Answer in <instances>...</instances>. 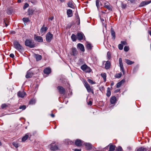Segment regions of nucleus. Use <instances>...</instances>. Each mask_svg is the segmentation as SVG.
I'll use <instances>...</instances> for the list:
<instances>
[{"label": "nucleus", "instance_id": "obj_1", "mask_svg": "<svg viewBox=\"0 0 151 151\" xmlns=\"http://www.w3.org/2000/svg\"><path fill=\"white\" fill-rule=\"evenodd\" d=\"M13 45L14 48L18 51L20 52L24 50V48L17 41H14L13 42Z\"/></svg>", "mask_w": 151, "mask_h": 151}, {"label": "nucleus", "instance_id": "obj_2", "mask_svg": "<svg viewBox=\"0 0 151 151\" xmlns=\"http://www.w3.org/2000/svg\"><path fill=\"white\" fill-rule=\"evenodd\" d=\"M25 45L30 48H34L36 47L35 42L30 39H27L25 42Z\"/></svg>", "mask_w": 151, "mask_h": 151}, {"label": "nucleus", "instance_id": "obj_3", "mask_svg": "<svg viewBox=\"0 0 151 151\" xmlns=\"http://www.w3.org/2000/svg\"><path fill=\"white\" fill-rule=\"evenodd\" d=\"M83 84L84 86L86 88L87 91L88 93L91 92L92 94H94L93 90L92 89L89 84L86 81H83Z\"/></svg>", "mask_w": 151, "mask_h": 151}, {"label": "nucleus", "instance_id": "obj_4", "mask_svg": "<svg viewBox=\"0 0 151 151\" xmlns=\"http://www.w3.org/2000/svg\"><path fill=\"white\" fill-rule=\"evenodd\" d=\"M109 147V151H114L116 147V146L115 145H113L112 143H110L107 146L104 148V149H106L108 148Z\"/></svg>", "mask_w": 151, "mask_h": 151}, {"label": "nucleus", "instance_id": "obj_5", "mask_svg": "<svg viewBox=\"0 0 151 151\" xmlns=\"http://www.w3.org/2000/svg\"><path fill=\"white\" fill-rule=\"evenodd\" d=\"M57 88L60 94L63 95L65 94V90L63 87L59 86L57 87Z\"/></svg>", "mask_w": 151, "mask_h": 151}, {"label": "nucleus", "instance_id": "obj_6", "mask_svg": "<svg viewBox=\"0 0 151 151\" xmlns=\"http://www.w3.org/2000/svg\"><path fill=\"white\" fill-rule=\"evenodd\" d=\"M53 37V35L50 32L48 33L46 35V41L48 42H50L52 40Z\"/></svg>", "mask_w": 151, "mask_h": 151}, {"label": "nucleus", "instance_id": "obj_7", "mask_svg": "<svg viewBox=\"0 0 151 151\" xmlns=\"http://www.w3.org/2000/svg\"><path fill=\"white\" fill-rule=\"evenodd\" d=\"M119 64L121 70L122 71L123 74L124 75L125 73V71H124L123 64L122 63V60L121 58H120L119 59Z\"/></svg>", "mask_w": 151, "mask_h": 151}, {"label": "nucleus", "instance_id": "obj_8", "mask_svg": "<svg viewBox=\"0 0 151 151\" xmlns=\"http://www.w3.org/2000/svg\"><path fill=\"white\" fill-rule=\"evenodd\" d=\"M76 35L78 40H83V37H85L83 33L82 32L78 33Z\"/></svg>", "mask_w": 151, "mask_h": 151}, {"label": "nucleus", "instance_id": "obj_9", "mask_svg": "<svg viewBox=\"0 0 151 151\" xmlns=\"http://www.w3.org/2000/svg\"><path fill=\"white\" fill-rule=\"evenodd\" d=\"M34 38L35 40L39 42H42L43 41L42 38L40 36H37L35 35L34 36Z\"/></svg>", "mask_w": 151, "mask_h": 151}, {"label": "nucleus", "instance_id": "obj_10", "mask_svg": "<svg viewBox=\"0 0 151 151\" xmlns=\"http://www.w3.org/2000/svg\"><path fill=\"white\" fill-rule=\"evenodd\" d=\"M77 48L79 49L81 51L83 52H84V47L82 44L81 43H78L77 45Z\"/></svg>", "mask_w": 151, "mask_h": 151}, {"label": "nucleus", "instance_id": "obj_11", "mask_svg": "<svg viewBox=\"0 0 151 151\" xmlns=\"http://www.w3.org/2000/svg\"><path fill=\"white\" fill-rule=\"evenodd\" d=\"M72 54L71 55L74 56H76L78 54V52L77 49L75 47H73L71 48Z\"/></svg>", "mask_w": 151, "mask_h": 151}, {"label": "nucleus", "instance_id": "obj_12", "mask_svg": "<svg viewBox=\"0 0 151 151\" xmlns=\"http://www.w3.org/2000/svg\"><path fill=\"white\" fill-rule=\"evenodd\" d=\"M50 149L52 150H58V147L55 144H51L50 145Z\"/></svg>", "mask_w": 151, "mask_h": 151}, {"label": "nucleus", "instance_id": "obj_13", "mask_svg": "<svg viewBox=\"0 0 151 151\" xmlns=\"http://www.w3.org/2000/svg\"><path fill=\"white\" fill-rule=\"evenodd\" d=\"M151 2V1H142L140 4V5L139 6V7H143L144 6L146 5H147Z\"/></svg>", "mask_w": 151, "mask_h": 151}, {"label": "nucleus", "instance_id": "obj_14", "mask_svg": "<svg viewBox=\"0 0 151 151\" xmlns=\"http://www.w3.org/2000/svg\"><path fill=\"white\" fill-rule=\"evenodd\" d=\"M34 75L33 72L30 71V70H28L27 72V73L25 76L26 78H29L31 77Z\"/></svg>", "mask_w": 151, "mask_h": 151}, {"label": "nucleus", "instance_id": "obj_15", "mask_svg": "<svg viewBox=\"0 0 151 151\" xmlns=\"http://www.w3.org/2000/svg\"><path fill=\"white\" fill-rule=\"evenodd\" d=\"M85 145L88 150H91L93 147L92 145L89 143H85Z\"/></svg>", "mask_w": 151, "mask_h": 151}, {"label": "nucleus", "instance_id": "obj_16", "mask_svg": "<svg viewBox=\"0 0 151 151\" xmlns=\"http://www.w3.org/2000/svg\"><path fill=\"white\" fill-rule=\"evenodd\" d=\"M82 142L79 139H77L75 142V144L78 147H81L82 146Z\"/></svg>", "mask_w": 151, "mask_h": 151}, {"label": "nucleus", "instance_id": "obj_17", "mask_svg": "<svg viewBox=\"0 0 151 151\" xmlns=\"http://www.w3.org/2000/svg\"><path fill=\"white\" fill-rule=\"evenodd\" d=\"M43 72L45 74H49L51 72V69L49 68H46L44 69Z\"/></svg>", "mask_w": 151, "mask_h": 151}, {"label": "nucleus", "instance_id": "obj_18", "mask_svg": "<svg viewBox=\"0 0 151 151\" xmlns=\"http://www.w3.org/2000/svg\"><path fill=\"white\" fill-rule=\"evenodd\" d=\"M45 24H43L42 27L41 28L40 30V32L41 33L43 32H45L48 29V28L47 27H45Z\"/></svg>", "mask_w": 151, "mask_h": 151}, {"label": "nucleus", "instance_id": "obj_19", "mask_svg": "<svg viewBox=\"0 0 151 151\" xmlns=\"http://www.w3.org/2000/svg\"><path fill=\"white\" fill-rule=\"evenodd\" d=\"M116 101V97L115 96H112L110 99V102L111 104H115Z\"/></svg>", "mask_w": 151, "mask_h": 151}, {"label": "nucleus", "instance_id": "obj_20", "mask_svg": "<svg viewBox=\"0 0 151 151\" xmlns=\"http://www.w3.org/2000/svg\"><path fill=\"white\" fill-rule=\"evenodd\" d=\"M67 14L68 17H71L73 16L72 11L70 9H68L67 10Z\"/></svg>", "mask_w": 151, "mask_h": 151}, {"label": "nucleus", "instance_id": "obj_21", "mask_svg": "<svg viewBox=\"0 0 151 151\" xmlns=\"http://www.w3.org/2000/svg\"><path fill=\"white\" fill-rule=\"evenodd\" d=\"M25 94V93L24 91H19L17 93L18 96L21 98L24 97Z\"/></svg>", "mask_w": 151, "mask_h": 151}, {"label": "nucleus", "instance_id": "obj_22", "mask_svg": "<svg viewBox=\"0 0 151 151\" xmlns=\"http://www.w3.org/2000/svg\"><path fill=\"white\" fill-rule=\"evenodd\" d=\"M106 3H105L104 4V7L106 8L108 10L110 11H112V6L110 5L109 4L106 5Z\"/></svg>", "mask_w": 151, "mask_h": 151}, {"label": "nucleus", "instance_id": "obj_23", "mask_svg": "<svg viewBox=\"0 0 151 151\" xmlns=\"http://www.w3.org/2000/svg\"><path fill=\"white\" fill-rule=\"evenodd\" d=\"M111 36H112V39L113 40H115L116 38L115 33L113 28H111Z\"/></svg>", "mask_w": 151, "mask_h": 151}, {"label": "nucleus", "instance_id": "obj_24", "mask_svg": "<svg viewBox=\"0 0 151 151\" xmlns=\"http://www.w3.org/2000/svg\"><path fill=\"white\" fill-rule=\"evenodd\" d=\"M125 81V80L124 79H123L120 81L116 85V87L118 88L120 87L121 86L122 83H124Z\"/></svg>", "mask_w": 151, "mask_h": 151}, {"label": "nucleus", "instance_id": "obj_25", "mask_svg": "<svg viewBox=\"0 0 151 151\" xmlns=\"http://www.w3.org/2000/svg\"><path fill=\"white\" fill-rule=\"evenodd\" d=\"M111 65V63L110 61H107L105 64V68L106 69H108L110 68Z\"/></svg>", "mask_w": 151, "mask_h": 151}, {"label": "nucleus", "instance_id": "obj_26", "mask_svg": "<svg viewBox=\"0 0 151 151\" xmlns=\"http://www.w3.org/2000/svg\"><path fill=\"white\" fill-rule=\"evenodd\" d=\"M135 151H147V149L146 148L141 147L138 148H137L136 150Z\"/></svg>", "mask_w": 151, "mask_h": 151}, {"label": "nucleus", "instance_id": "obj_27", "mask_svg": "<svg viewBox=\"0 0 151 151\" xmlns=\"http://www.w3.org/2000/svg\"><path fill=\"white\" fill-rule=\"evenodd\" d=\"M68 6L72 9H74L75 8V6L72 3L71 1H69L67 4Z\"/></svg>", "mask_w": 151, "mask_h": 151}, {"label": "nucleus", "instance_id": "obj_28", "mask_svg": "<svg viewBox=\"0 0 151 151\" xmlns=\"http://www.w3.org/2000/svg\"><path fill=\"white\" fill-rule=\"evenodd\" d=\"M125 62L129 65H131L134 63V62L132 61L127 59H125Z\"/></svg>", "mask_w": 151, "mask_h": 151}, {"label": "nucleus", "instance_id": "obj_29", "mask_svg": "<svg viewBox=\"0 0 151 151\" xmlns=\"http://www.w3.org/2000/svg\"><path fill=\"white\" fill-rule=\"evenodd\" d=\"M35 57L37 61L40 60L42 59V56L40 55L35 54Z\"/></svg>", "mask_w": 151, "mask_h": 151}, {"label": "nucleus", "instance_id": "obj_30", "mask_svg": "<svg viewBox=\"0 0 151 151\" xmlns=\"http://www.w3.org/2000/svg\"><path fill=\"white\" fill-rule=\"evenodd\" d=\"M71 38L73 41L75 42L76 41V35L75 34H72L71 37Z\"/></svg>", "mask_w": 151, "mask_h": 151}, {"label": "nucleus", "instance_id": "obj_31", "mask_svg": "<svg viewBox=\"0 0 151 151\" xmlns=\"http://www.w3.org/2000/svg\"><path fill=\"white\" fill-rule=\"evenodd\" d=\"M93 46L90 43L87 44L86 45V47L87 49L88 50H91L92 49Z\"/></svg>", "mask_w": 151, "mask_h": 151}, {"label": "nucleus", "instance_id": "obj_32", "mask_svg": "<svg viewBox=\"0 0 151 151\" xmlns=\"http://www.w3.org/2000/svg\"><path fill=\"white\" fill-rule=\"evenodd\" d=\"M102 77L103 78L104 82H106V75L105 73H102L101 74Z\"/></svg>", "mask_w": 151, "mask_h": 151}, {"label": "nucleus", "instance_id": "obj_33", "mask_svg": "<svg viewBox=\"0 0 151 151\" xmlns=\"http://www.w3.org/2000/svg\"><path fill=\"white\" fill-rule=\"evenodd\" d=\"M88 67L86 65L84 64L81 66V68L84 71Z\"/></svg>", "mask_w": 151, "mask_h": 151}, {"label": "nucleus", "instance_id": "obj_34", "mask_svg": "<svg viewBox=\"0 0 151 151\" xmlns=\"http://www.w3.org/2000/svg\"><path fill=\"white\" fill-rule=\"evenodd\" d=\"M29 137V136L27 135H25L22 138V141L24 142H25L26 140H27Z\"/></svg>", "mask_w": 151, "mask_h": 151}, {"label": "nucleus", "instance_id": "obj_35", "mask_svg": "<svg viewBox=\"0 0 151 151\" xmlns=\"http://www.w3.org/2000/svg\"><path fill=\"white\" fill-rule=\"evenodd\" d=\"M36 102V100L35 99H32L30 100L29 102V104L31 105H33L35 104Z\"/></svg>", "mask_w": 151, "mask_h": 151}, {"label": "nucleus", "instance_id": "obj_36", "mask_svg": "<svg viewBox=\"0 0 151 151\" xmlns=\"http://www.w3.org/2000/svg\"><path fill=\"white\" fill-rule=\"evenodd\" d=\"M28 12L29 15H32L33 14L34 10L32 9H28Z\"/></svg>", "mask_w": 151, "mask_h": 151}, {"label": "nucleus", "instance_id": "obj_37", "mask_svg": "<svg viewBox=\"0 0 151 151\" xmlns=\"http://www.w3.org/2000/svg\"><path fill=\"white\" fill-rule=\"evenodd\" d=\"M111 92L110 91V88L109 87H108L107 91L106 96L108 97H109L111 95Z\"/></svg>", "mask_w": 151, "mask_h": 151}, {"label": "nucleus", "instance_id": "obj_38", "mask_svg": "<svg viewBox=\"0 0 151 151\" xmlns=\"http://www.w3.org/2000/svg\"><path fill=\"white\" fill-rule=\"evenodd\" d=\"M122 75V73L120 72L116 74L115 75V77L116 78H119L121 77Z\"/></svg>", "mask_w": 151, "mask_h": 151}, {"label": "nucleus", "instance_id": "obj_39", "mask_svg": "<svg viewBox=\"0 0 151 151\" xmlns=\"http://www.w3.org/2000/svg\"><path fill=\"white\" fill-rule=\"evenodd\" d=\"M8 22V19L7 18H4V23L6 27H7L8 24H7V22Z\"/></svg>", "mask_w": 151, "mask_h": 151}, {"label": "nucleus", "instance_id": "obj_40", "mask_svg": "<svg viewBox=\"0 0 151 151\" xmlns=\"http://www.w3.org/2000/svg\"><path fill=\"white\" fill-rule=\"evenodd\" d=\"M91 70L90 68L88 66L84 71L86 73H90Z\"/></svg>", "mask_w": 151, "mask_h": 151}, {"label": "nucleus", "instance_id": "obj_41", "mask_svg": "<svg viewBox=\"0 0 151 151\" xmlns=\"http://www.w3.org/2000/svg\"><path fill=\"white\" fill-rule=\"evenodd\" d=\"M12 145L14 146V147L16 148L18 147L19 145L16 142H14L12 143Z\"/></svg>", "mask_w": 151, "mask_h": 151}, {"label": "nucleus", "instance_id": "obj_42", "mask_svg": "<svg viewBox=\"0 0 151 151\" xmlns=\"http://www.w3.org/2000/svg\"><path fill=\"white\" fill-rule=\"evenodd\" d=\"M99 0H96V5L97 7V8L98 9L99 7Z\"/></svg>", "mask_w": 151, "mask_h": 151}, {"label": "nucleus", "instance_id": "obj_43", "mask_svg": "<svg viewBox=\"0 0 151 151\" xmlns=\"http://www.w3.org/2000/svg\"><path fill=\"white\" fill-rule=\"evenodd\" d=\"M87 81L88 82H89L90 83L93 84L95 83L93 82L92 80L90 79H88L87 80Z\"/></svg>", "mask_w": 151, "mask_h": 151}, {"label": "nucleus", "instance_id": "obj_44", "mask_svg": "<svg viewBox=\"0 0 151 151\" xmlns=\"http://www.w3.org/2000/svg\"><path fill=\"white\" fill-rule=\"evenodd\" d=\"M122 148L121 146H119L116 149V151H122Z\"/></svg>", "mask_w": 151, "mask_h": 151}, {"label": "nucleus", "instance_id": "obj_45", "mask_svg": "<svg viewBox=\"0 0 151 151\" xmlns=\"http://www.w3.org/2000/svg\"><path fill=\"white\" fill-rule=\"evenodd\" d=\"M26 108V106L25 105L20 106L19 107V109H22V110H24Z\"/></svg>", "mask_w": 151, "mask_h": 151}, {"label": "nucleus", "instance_id": "obj_46", "mask_svg": "<svg viewBox=\"0 0 151 151\" xmlns=\"http://www.w3.org/2000/svg\"><path fill=\"white\" fill-rule=\"evenodd\" d=\"M123 47V45L122 44H119L118 45V48L120 50H122Z\"/></svg>", "mask_w": 151, "mask_h": 151}, {"label": "nucleus", "instance_id": "obj_47", "mask_svg": "<svg viewBox=\"0 0 151 151\" xmlns=\"http://www.w3.org/2000/svg\"><path fill=\"white\" fill-rule=\"evenodd\" d=\"M129 49V47L128 46H125L124 47V50L125 52L128 51Z\"/></svg>", "mask_w": 151, "mask_h": 151}, {"label": "nucleus", "instance_id": "obj_48", "mask_svg": "<svg viewBox=\"0 0 151 151\" xmlns=\"http://www.w3.org/2000/svg\"><path fill=\"white\" fill-rule=\"evenodd\" d=\"M29 4L27 3H25L23 6V9H25L27 8L29 6Z\"/></svg>", "mask_w": 151, "mask_h": 151}, {"label": "nucleus", "instance_id": "obj_49", "mask_svg": "<svg viewBox=\"0 0 151 151\" xmlns=\"http://www.w3.org/2000/svg\"><path fill=\"white\" fill-rule=\"evenodd\" d=\"M23 20L24 22H26L29 21V19L27 18H24Z\"/></svg>", "mask_w": 151, "mask_h": 151}, {"label": "nucleus", "instance_id": "obj_50", "mask_svg": "<svg viewBox=\"0 0 151 151\" xmlns=\"http://www.w3.org/2000/svg\"><path fill=\"white\" fill-rule=\"evenodd\" d=\"M7 106V105L6 104H4L1 105V107L2 109H4L6 108Z\"/></svg>", "mask_w": 151, "mask_h": 151}, {"label": "nucleus", "instance_id": "obj_51", "mask_svg": "<svg viewBox=\"0 0 151 151\" xmlns=\"http://www.w3.org/2000/svg\"><path fill=\"white\" fill-rule=\"evenodd\" d=\"M107 57L109 59L111 58L110 53L109 52H108L107 53Z\"/></svg>", "mask_w": 151, "mask_h": 151}, {"label": "nucleus", "instance_id": "obj_52", "mask_svg": "<svg viewBox=\"0 0 151 151\" xmlns=\"http://www.w3.org/2000/svg\"><path fill=\"white\" fill-rule=\"evenodd\" d=\"M127 6L126 4H122V7L123 9H125Z\"/></svg>", "mask_w": 151, "mask_h": 151}, {"label": "nucleus", "instance_id": "obj_53", "mask_svg": "<svg viewBox=\"0 0 151 151\" xmlns=\"http://www.w3.org/2000/svg\"><path fill=\"white\" fill-rule=\"evenodd\" d=\"M121 42L122 45H125L127 44V42L125 41H122Z\"/></svg>", "mask_w": 151, "mask_h": 151}, {"label": "nucleus", "instance_id": "obj_54", "mask_svg": "<svg viewBox=\"0 0 151 151\" xmlns=\"http://www.w3.org/2000/svg\"><path fill=\"white\" fill-rule=\"evenodd\" d=\"M9 56L10 57L12 58H14V55L13 53L10 54L9 55Z\"/></svg>", "mask_w": 151, "mask_h": 151}, {"label": "nucleus", "instance_id": "obj_55", "mask_svg": "<svg viewBox=\"0 0 151 151\" xmlns=\"http://www.w3.org/2000/svg\"><path fill=\"white\" fill-rule=\"evenodd\" d=\"M88 104L89 105H91L92 104V102L91 101H89L88 103Z\"/></svg>", "mask_w": 151, "mask_h": 151}, {"label": "nucleus", "instance_id": "obj_56", "mask_svg": "<svg viewBox=\"0 0 151 151\" xmlns=\"http://www.w3.org/2000/svg\"><path fill=\"white\" fill-rule=\"evenodd\" d=\"M74 151H81V149H74Z\"/></svg>", "mask_w": 151, "mask_h": 151}, {"label": "nucleus", "instance_id": "obj_57", "mask_svg": "<svg viewBox=\"0 0 151 151\" xmlns=\"http://www.w3.org/2000/svg\"><path fill=\"white\" fill-rule=\"evenodd\" d=\"M50 116L52 118L54 117H55V115L54 114H50Z\"/></svg>", "mask_w": 151, "mask_h": 151}, {"label": "nucleus", "instance_id": "obj_58", "mask_svg": "<svg viewBox=\"0 0 151 151\" xmlns=\"http://www.w3.org/2000/svg\"><path fill=\"white\" fill-rule=\"evenodd\" d=\"M53 19V17H51L49 19L51 21Z\"/></svg>", "mask_w": 151, "mask_h": 151}, {"label": "nucleus", "instance_id": "obj_59", "mask_svg": "<svg viewBox=\"0 0 151 151\" xmlns=\"http://www.w3.org/2000/svg\"><path fill=\"white\" fill-rule=\"evenodd\" d=\"M130 0V2L131 3H134L135 1V0Z\"/></svg>", "mask_w": 151, "mask_h": 151}, {"label": "nucleus", "instance_id": "obj_60", "mask_svg": "<svg viewBox=\"0 0 151 151\" xmlns=\"http://www.w3.org/2000/svg\"><path fill=\"white\" fill-rule=\"evenodd\" d=\"M119 91H120L119 89H117L116 90H115V93H117V92H118Z\"/></svg>", "mask_w": 151, "mask_h": 151}, {"label": "nucleus", "instance_id": "obj_61", "mask_svg": "<svg viewBox=\"0 0 151 151\" xmlns=\"http://www.w3.org/2000/svg\"><path fill=\"white\" fill-rule=\"evenodd\" d=\"M23 0H17V2L19 3H20L22 1H23Z\"/></svg>", "mask_w": 151, "mask_h": 151}, {"label": "nucleus", "instance_id": "obj_62", "mask_svg": "<svg viewBox=\"0 0 151 151\" xmlns=\"http://www.w3.org/2000/svg\"><path fill=\"white\" fill-rule=\"evenodd\" d=\"M148 33L151 36V31H149Z\"/></svg>", "mask_w": 151, "mask_h": 151}, {"label": "nucleus", "instance_id": "obj_63", "mask_svg": "<svg viewBox=\"0 0 151 151\" xmlns=\"http://www.w3.org/2000/svg\"><path fill=\"white\" fill-rule=\"evenodd\" d=\"M138 67L137 66L136 67L134 68V70H136V69L137 70V69H138Z\"/></svg>", "mask_w": 151, "mask_h": 151}, {"label": "nucleus", "instance_id": "obj_64", "mask_svg": "<svg viewBox=\"0 0 151 151\" xmlns=\"http://www.w3.org/2000/svg\"><path fill=\"white\" fill-rule=\"evenodd\" d=\"M60 1L61 2H64V0H60Z\"/></svg>", "mask_w": 151, "mask_h": 151}]
</instances>
